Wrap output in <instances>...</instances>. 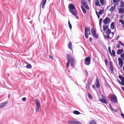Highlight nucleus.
<instances>
[{"label": "nucleus", "instance_id": "49530a36", "mask_svg": "<svg viewBox=\"0 0 124 124\" xmlns=\"http://www.w3.org/2000/svg\"><path fill=\"white\" fill-rule=\"evenodd\" d=\"M121 85H124V80L122 81L121 82Z\"/></svg>", "mask_w": 124, "mask_h": 124}, {"label": "nucleus", "instance_id": "4be33fe9", "mask_svg": "<svg viewBox=\"0 0 124 124\" xmlns=\"http://www.w3.org/2000/svg\"><path fill=\"white\" fill-rule=\"evenodd\" d=\"M109 62L110 64V69L112 72H113L114 71L113 65L112 64H110V62Z\"/></svg>", "mask_w": 124, "mask_h": 124}, {"label": "nucleus", "instance_id": "7c9ffc66", "mask_svg": "<svg viewBox=\"0 0 124 124\" xmlns=\"http://www.w3.org/2000/svg\"><path fill=\"white\" fill-rule=\"evenodd\" d=\"M112 55H113L114 57H115V52L113 50H112Z\"/></svg>", "mask_w": 124, "mask_h": 124}, {"label": "nucleus", "instance_id": "37998d69", "mask_svg": "<svg viewBox=\"0 0 124 124\" xmlns=\"http://www.w3.org/2000/svg\"><path fill=\"white\" fill-rule=\"evenodd\" d=\"M120 46V45L119 44H117L116 45V47L117 48H119Z\"/></svg>", "mask_w": 124, "mask_h": 124}, {"label": "nucleus", "instance_id": "680f3d73", "mask_svg": "<svg viewBox=\"0 0 124 124\" xmlns=\"http://www.w3.org/2000/svg\"><path fill=\"white\" fill-rule=\"evenodd\" d=\"M92 87L93 88H94V85H93L92 86Z\"/></svg>", "mask_w": 124, "mask_h": 124}, {"label": "nucleus", "instance_id": "423d86ee", "mask_svg": "<svg viewBox=\"0 0 124 124\" xmlns=\"http://www.w3.org/2000/svg\"><path fill=\"white\" fill-rule=\"evenodd\" d=\"M111 101L113 103H116L117 102V97L115 95L113 94L111 97Z\"/></svg>", "mask_w": 124, "mask_h": 124}, {"label": "nucleus", "instance_id": "aec40b11", "mask_svg": "<svg viewBox=\"0 0 124 124\" xmlns=\"http://www.w3.org/2000/svg\"><path fill=\"white\" fill-rule=\"evenodd\" d=\"M116 7V4H115L114 6L112 7L111 8L108 10L109 11H113L115 9Z\"/></svg>", "mask_w": 124, "mask_h": 124}, {"label": "nucleus", "instance_id": "ddd939ff", "mask_svg": "<svg viewBox=\"0 0 124 124\" xmlns=\"http://www.w3.org/2000/svg\"><path fill=\"white\" fill-rule=\"evenodd\" d=\"M100 101L102 103L107 104L108 103L107 101L104 99H100Z\"/></svg>", "mask_w": 124, "mask_h": 124}, {"label": "nucleus", "instance_id": "2eb2a0df", "mask_svg": "<svg viewBox=\"0 0 124 124\" xmlns=\"http://www.w3.org/2000/svg\"><path fill=\"white\" fill-rule=\"evenodd\" d=\"M7 103L6 101H5L3 103L0 104V108H1L3 107Z\"/></svg>", "mask_w": 124, "mask_h": 124}, {"label": "nucleus", "instance_id": "9b49d317", "mask_svg": "<svg viewBox=\"0 0 124 124\" xmlns=\"http://www.w3.org/2000/svg\"><path fill=\"white\" fill-rule=\"evenodd\" d=\"M46 0H42L41 3V5L42 6V8L44 7L46 2Z\"/></svg>", "mask_w": 124, "mask_h": 124}, {"label": "nucleus", "instance_id": "c85d7f7f", "mask_svg": "<svg viewBox=\"0 0 124 124\" xmlns=\"http://www.w3.org/2000/svg\"><path fill=\"white\" fill-rule=\"evenodd\" d=\"M118 77L119 79L121 80L122 81L124 80V77L121 76H119Z\"/></svg>", "mask_w": 124, "mask_h": 124}, {"label": "nucleus", "instance_id": "4d7b16f0", "mask_svg": "<svg viewBox=\"0 0 124 124\" xmlns=\"http://www.w3.org/2000/svg\"><path fill=\"white\" fill-rule=\"evenodd\" d=\"M98 19H99L100 18V16L99 15H98L97 16Z\"/></svg>", "mask_w": 124, "mask_h": 124}, {"label": "nucleus", "instance_id": "6e6552de", "mask_svg": "<svg viewBox=\"0 0 124 124\" xmlns=\"http://www.w3.org/2000/svg\"><path fill=\"white\" fill-rule=\"evenodd\" d=\"M110 20V19L109 17H106L103 20V22L104 25H106L109 22Z\"/></svg>", "mask_w": 124, "mask_h": 124}, {"label": "nucleus", "instance_id": "774afa93", "mask_svg": "<svg viewBox=\"0 0 124 124\" xmlns=\"http://www.w3.org/2000/svg\"><path fill=\"white\" fill-rule=\"evenodd\" d=\"M122 27H124V25H123Z\"/></svg>", "mask_w": 124, "mask_h": 124}, {"label": "nucleus", "instance_id": "72a5a7b5", "mask_svg": "<svg viewBox=\"0 0 124 124\" xmlns=\"http://www.w3.org/2000/svg\"><path fill=\"white\" fill-rule=\"evenodd\" d=\"M87 94L89 98L90 99H92V95L90 94L89 93H88Z\"/></svg>", "mask_w": 124, "mask_h": 124}, {"label": "nucleus", "instance_id": "603ef678", "mask_svg": "<svg viewBox=\"0 0 124 124\" xmlns=\"http://www.w3.org/2000/svg\"><path fill=\"white\" fill-rule=\"evenodd\" d=\"M117 81L120 84H121V82L119 80H117Z\"/></svg>", "mask_w": 124, "mask_h": 124}, {"label": "nucleus", "instance_id": "f257e3e1", "mask_svg": "<svg viewBox=\"0 0 124 124\" xmlns=\"http://www.w3.org/2000/svg\"><path fill=\"white\" fill-rule=\"evenodd\" d=\"M68 8L70 12L75 16L77 19H78L79 18L77 16V11L75 9L74 5L72 4H69Z\"/></svg>", "mask_w": 124, "mask_h": 124}, {"label": "nucleus", "instance_id": "0eeeda50", "mask_svg": "<svg viewBox=\"0 0 124 124\" xmlns=\"http://www.w3.org/2000/svg\"><path fill=\"white\" fill-rule=\"evenodd\" d=\"M35 102L37 107L36 111L38 112L39 111V109L41 107V106L39 100H36V101H35Z\"/></svg>", "mask_w": 124, "mask_h": 124}, {"label": "nucleus", "instance_id": "a211bd4d", "mask_svg": "<svg viewBox=\"0 0 124 124\" xmlns=\"http://www.w3.org/2000/svg\"><path fill=\"white\" fill-rule=\"evenodd\" d=\"M123 51V49H119L117 52V54H120Z\"/></svg>", "mask_w": 124, "mask_h": 124}, {"label": "nucleus", "instance_id": "79ce46f5", "mask_svg": "<svg viewBox=\"0 0 124 124\" xmlns=\"http://www.w3.org/2000/svg\"><path fill=\"white\" fill-rule=\"evenodd\" d=\"M85 73L86 76L87 77L88 75V73L87 72V71L85 70Z\"/></svg>", "mask_w": 124, "mask_h": 124}, {"label": "nucleus", "instance_id": "e433bc0d", "mask_svg": "<svg viewBox=\"0 0 124 124\" xmlns=\"http://www.w3.org/2000/svg\"><path fill=\"white\" fill-rule=\"evenodd\" d=\"M100 3L102 5H103V3H104V0H100Z\"/></svg>", "mask_w": 124, "mask_h": 124}, {"label": "nucleus", "instance_id": "393cba45", "mask_svg": "<svg viewBox=\"0 0 124 124\" xmlns=\"http://www.w3.org/2000/svg\"><path fill=\"white\" fill-rule=\"evenodd\" d=\"M75 121L70 120L69 121L68 124H75Z\"/></svg>", "mask_w": 124, "mask_h": 124}, {"label": "nucleus", "instance_id": "f704fd0d", "mask_svg": "<svg viewBox=\"0 0 124 124\" xmlns=\"http://www.w3.org/2000/svg\"><path fill=\"white\" fill-rule=\"evenodd\" d=\"M81 3L82 5H83L84 4H86V3L84 0H81Z\"/></svg>", "mask_w": 124, "mask_h": 124}, {"label": "nucleus", "instance_id": "1a4fd4ad", "mask_svg": "<svg viewBox=\"0 0 124 124\" xmlns=\"http://www.w3.org/2000/svg\"><path fill=\"white\" fill-rule=\"evenodd\" d=\"M91 31L92 32L93 36L96 39H97L98 38V36L96 33L94 29L93 28H92L91 30Z\"/></svg>", "mask_w": 124, "mask_h": 124}, {"label": "nucleus", "instance_id": "4c0bfd02", "mask_svg": "<svg viewBox=\"0 0 124 124\" xmlns=\"http://www.w3.org/2000/svg\"><path fill=\"white\" fill-rule=\"evenodd\" d=\"M108 50L109 51L110 54V55H112V53L111 52V48H110V47H108Z\"/></svg>", "mask_w": 124, "mask_h": 124}, {"label": "nucleus", "instance_id": "a19ab883", "mask_svg": "<svg viewBox=\"0 0 124 124\" xmlns=\"http://www.w3.org/2000/svg\"><path fill=\"white\" fill-rule=\"evenodd\" d=\"M118 42L121 44V45L122 46H124V44L122 43L121 41H118Z\"/></svg>", "mask_w": 124, "mask_h": 124}, {"label": "nucleus", "instance_id": "09e8293b", "mask_svg": "<svg viewBox=\"0 0 124 124\" xmlns=\"http://www.w3.org/2000/svg\"><path fill=\"white\" fill-rule=\"evenodd\" d=\"M121 115L122 117L124 119V114L123 113H121Z\"/></svg>", "mask_w": 124, "mask_h": 124}, {"label": "nucleus", "instance_id": "3c124183", "mask_svg": "<svg viewBox=\"0 0 124 124\" xmlns=\"http://www.w3.org/2000/svg\"><path fill=\"white\" fill-rule=\"evenodd\" d=\"M49 57L51 59H53V57L51 55H50L49 56Z\"/></svg>", "mask_w": 124, "mask_h": 124}, {"label": "nucleus", "instance_id": "bb28decb", "mask_svg": "<svg viewBox=\"0 0 124 124\" xmlns=\"http://www.w3.org/2000/svg\"><path fill=\"white\" fill-rule=\"evenodd\" d=\"M83 6L87 9H89V8L86 3Z\"/></svg>", "mask_w": 124, "mask_h": 124}, {"label": "nucleus", "instance_id": "b1692460", "mask_svg": "<svg viewBox=\"0 0 124 124\" xmlns=\"http://www.w3.org/2000/svg\"><path fill=\"white\" fill-rule=\"evenodd\" d=\"M81 7L82 9L83 13L84 14H85L86 12V10L82 6H81Z\"/></svg>", "mask_w": 124, "mask_h": 124}, {"label": "nucleus", "instance_id": "cd10ccee", "mask_svg": "<svg viewBox=\"0 0 124 124\" xmlns=\"http://www.w3.org/2000/svg\"><path fill=\"white\" fill-rule=\"evenodd\" d=\"M26 68L28 69H30L31 68V66L30 64H28L26 66Z\"/></svg>", "mask_w": 124, "mask_h": 124}, {"label": "nucleus", "instance_id": "69168bd1", "mask_svg": "<svg viewBox=\"0 0 124 124\" xmlns=\"http://www.w3.org/2000/svg\"><path fill=\"white\" fill-rule=\"evenodd\" d=\"M123 70L124 71V67H123Z\"/></svg>", "mask_w": 124, "mask_h": 124}, {"label": "nucleus", "instance_id": "338daca9", "mask_svg": "<svg viewBox=\"0 0 124 124\" xmlns=\"http://www.w3.org/2000/svg\"><path fill=\"white\" fill-rule=\"evenodd\" d=\"M100 30L102 32H103L102 30H101V29L100 28Z\"/></svg>", "mask_w": 124, "mask_h": 124}, {"label": "nucleus", "instance_id": "f3484780", "mask_svg": "<svg viewBox=\"0 0 124 124\" xmlns=\"http://www.w3.org/2000/svg\"><path fill=\"white\" fill-rule=\"evenodd\" d=\"M99 0H96L95 2V5L97 6H98L99 7L101 6V5L99 3Z\"/></svg>", "mask_w": 124, "mask_h": 124}, {"label": "nucleus", "instance_id": "20e7f679", "mask_svg": "<svg viewBox=\"0 0 124 124\" xmlns=\"http://www.w3.org/2000/svg\"><path fill=\"white\" fill-rule=\"evenodd\" d=\"M91 58L90 57H86L84 59V63L86 65H89L91 63Z\"/></svg>", "mask_w": 124, "mask_h": 124}, {"label": "nucleus", "instance_id": "de8ad7c7", "mask_svg": "<svg viewBox=\"0 0 124 124\" xmlns=\"http://www.w3.org/2000/svg\"><path fill=\"white\" fill-rule=\"evenodd\" d=\"M113 2L114 3H115L116 2H117L118 3V2H117V0H113Z\"/></svg>", "mask_w": 124, "mask_h": 124}, {"label": "nucleus", "instance_id": "e2e57ef3", "mask_svg": "<svg viewBox=\"0 0 124 124\" xmlns=\"http://www.w3.org/2000/svg\"><path fill=\"white\" fill-rule=\"evenodd\" d=\"M10 94H8V98H9L10 97Z\"/></svg>", "mask_w": 124, "mask_h": 124}, {"label": "nucleus", "instance_id": "13d9d810", "mask_svg": "<svg viewBox=\"0 0 124 124\" xmlns=\"http://www.w3.org/2000/svg\"><path fill=\"white\" fill-rule=\"evenodd\" d=\"M109 106H110V108H111L112 109V107H111V106H110V105H109ZM114 111H115L114 110Z\"/></svg>", "mask_w": 124, "mask_h": 124}, {"label": "nucleus", "instance_id": "f8f14e48", "mask_svg": "<svg viewBox=\"0 0 124 124\" xmlns=\"http://www.w3.org/2000/svg\"><path fill=\"white\" fill-rule=\"evenodd\" d=\"M96 86L97 88H99L100 86L99 80L97 78L96 79Z\"/></svg>", "mask_w": 124, "mask_h": 124}, {"label": "nucleus", "instance_id": "dca6fc26", "mask_svg": "<svg viewBox=\"0 0 124 124\" xmlns=\"http://www.w3.org/2000/svg\"><path fill=\"white\" fill-rule=\"evenodd\" d=\"M118 12L119 13H124V8H120L118 10Z\"/></svg>", "mask_w": 124, "mask_h": 124}, {"label": "nucleus", "instance_id": "7ed1b4c3", "mask_svg": "<svg viewBox=\"0 0 124 124\" xmlns=\"http://www.w3.org/2000/svg\"><path fill=\"white\" fill-rule=\"evenodd\" d=\"M111 33L112 34V37L113 36L114 33L113 32H111V30L110 29H108L106 31L107 38L108 39H111V38L109 36L110 34Z\"/></svg>", "mask_w": 124, "mask_h": 124}, {"label": "nucleus", "instance_id": "052dcab7", "mask_svg": "<svg viewBox=\"0 0 124 124\" xmlns=\"http://www.w3.org/2000/svg\"><path fill=\"white\" fill-rule=\"evenodd\" d=\"M68 24H71L70 23V21L69 20L68 21Z\"/></svg>", "mask_w": 124, "mask_h": 124}, {"label": "nucleus", "instance_id": "a878e982", "mask_svg": "<svg viewBox=\"0 0 124 124\" xmlns=\"http://www.w3.org/2000/svg\"><path fill=\"white\" fill-rule=\"evenodd\" d=\"M104 12V9H101L100 10L99 12L98 13L100 15H101L102 14H103Z\"/></svg>", "mask_w": 124, "mask_h": 124}, {"label": "nucleus", "instance_id": "a18cd8bd", "mask_svg": "<svg viewBox=\"0 0 124 124\" xmlns=\"http://www.w3.org/2000/svg\"><path fill=\"white\" fill-rule=\"evenodd\" d=\"M102 18H101L99 21V23H102Z\"/></svg>", "mask_w": 124, "mask_h": 124}, {"label": "nucleus", "instance_id": "6ab92c4d", "mask_svg": "<svg viewBox=\"0 0 124 124\" xmlns=\"http://www.w3.org/2000/svg\"><path fill=\"white\" fill-rule=\"evenodd\" d=\"M68 47L71 50H72V43L71 42H70L68 44Z\"/></svg>", "mask_w": 124, "mask_h": 124}, {"label": "nucleus", "instance_id": "c756f323", "mask_svg": "<svg viewBox=\"0 0 124 124\" xmlns=\"http://www.w3.org/2000/svg\"><path fill=\"white\" fill-rule=\"evenodd\" d=\"M121 59L124 61V53H122L120 55Z\"/></svg>", "mask_w": 124, "mask_h": 124}, {"label": "nucleus", "instance_id": "f03ea898", "mask_svg": "<svg viewBox=\"0 0 124 124\" xmlns=\"http://www.w3.org/2000/svg\"><path fill=\"white\" fill-rule=\"evenodd\" d=\"M67 60L68 61L66 63V66L67 68L69 66L70 62V65L72 66H73L74 64V61L73 58L70 54L67 55Z\"/></svg>", "mask_w": 124, "mask_h": 124}, {"label": "nucleus", "instance_id": "864d4df0", "mask_svg": "<svg viewBox=\"0 0 124 124\" xmlns=\"http://www.w3.org/2000/svg\"><path fill=\"white\" fill-rule=\"evenodd\" d=\"M121 88L122 89L123 91L124 92V87H121Z\"/></svg>", "mask_w": 124, "mask_h": 124}, {"label": "nucleus", "instance_id": "412c9836", "mask_svg": "<svg viewBox=\"0 0 124 124\" xmlns=\"http://www.w3.org/2000/svg\"><path fill=\"white\" fill-rule=\"evenodd\" d=\"M110 28L111 29H114L115 28V26L114 23L112 22L111 23L110 25Z\"/></svg>", "mask_w": 124, "mask_h": 124}, {"label": "nucleus", "instance_id": "6e6d98bb", "mask_svg": "<svg viewBox=\"0 0 124 124\" xmlns=\"http://www.w3.org/2000/svg\"><path fill=\"white\" fill-rule=\"evenodd\" d=\"M99 26H100V28H101V23H99Z\"/></svg>", "mask_w": 124, "mask_h": 124}, {"label": "nucleus", "instance_id": "473e14b6", "mask_svg": "<svg viewBox=\"0 0 124 124\" xmlns=\"http://www.w3.org/2000/svg\"><path fill=\"white\" fill-rule=\"evenodd\" d=\"M89 124H96V123L94 121L92 120L90 122Z\"/></svg>", "mask_w": 124, "mask_h": 124}, {"label": "nucleus", "instance_id": "0e129e2a", "mask_svg": "<svg viewBox=\"0 0 124 124\" xmlns=\"http://www.w3.org/2000/svg\"><path fill=\"white\" fill-rule=\"evenodd\" d=\"M119 36H118L117 38V40L118 39V38H119Z\"/></svg>", "mask_w": 124, "mask_h": 124}, {"label": "nucleus", "instance_id": "58836bf2", "mask_svg": "<svg viewBox=\"0 0 124 124\" xmlns=\"http://www.w3.org/2000/svg\"><path fill=\"white\" fill-rule=\"evenodd\" d=\"M22 100L24 102L26 100V97H23L22 99Z\"/></svg>", "mask_w": 124, "mask_h": 124}, {"label": "nucleus", "instance_id": "2f4dec72", "mask_svg": "<svg viewBox=\"0 0 124 124\" xmlns=\"http://www.w3.org/2000/svg\"><path fill=\"white\" fill-rule=\"evenodd\" d=\"M121 4L120 5V7H124V3L122 1H121Z\"/></svg>", "mask_w": 124, "mask_h": 124}, {"label": "nucleus", "instance_id": "39448f33", "mask_svg": "<svg viewBox=\"0 0 124 124\" xmlns=\"http://www.w3.org/2000/svg\"><path fill=\"white\" fill-rule=\"evenodd\" d=\"M87 30L85 28V35L86 38L87 39L88 38V35L87 30L89 32V34H90V28L87 27Z\"/></svg>", "mask_w": 124, "mask_h": 124}, {"label": "nucleus", "instance_id": "8fccbe9b", "mask_svg": "<svg viewBox=\"0 0 124 124\" xmlns=\"http://www.w3.org/2000/svg\"><path fill=\"white\" fill-rule=\"evenodd\" d=\"M69 27H70V29H71L72 28V25L71 24H69Z\"/></svg>", "mask_w": 124, "mask_h": 124}, {"label": "nucleus", "instance_id": "4468645a", "mask_svg": "<svg viewBox=\"0 0 124 124\" xmlns=\"http://www.w3.org/2000/svg\"><path fill=\"white\" fill-rule=\"evenodd\" d=\"M108 26L107 25L103 24V29L104 31H105L107 30L108 28Z\"/></svg>", "mask_w": 124, "mask_h": 124}, {"label": "nucleus", "instance_id": "c03bdc74", "mask_svg": "<svg viewBox=\"0 0 124 124\" xmlns=\"http://www.w3.org/2000/svg\"><path fill=\"white\" fill-rule=\"evenodd\" d=\"M105 62L106 64L107 65V63H108V60L106 59H105Z\"/></svg>", "mask_w": 124, "mask_h": 124}, {"label": "nucleus", "instance_id": "ea45409f", "mask_svg": "<svg viewBox=\"0 0 124 124\" xmlns=\"http://www.w3.org/2000/svg\"><path fill=\"white\" fill-rule=\"evenodd\" d=\"M119 21L122 24H124V21H123L121 19H120Z\"/></svg>", "mask_w": 124, "mask_h": 124}, {"label": "nucleus", "instance_id": "5fc2aeb1", "mask_svg": "<svg viewBox=\"0 0 124 124\" xmlns=\"http://www.w3.org/2000/svg\"><path fill=\"white\" fill-rule=\"evenodd\" d=\"M89 40H90V41L91 42L92 41V38L91 37L90 38H89Z\"/></svg>", "mask_w": 124, "mask_h": 124}, {"label": "nucleus", "instance_id": "9d476101", "mask_svg": "<svg viewBox=\"0 0 124 124\" xmlns=\"http://www.w3.org/2000/svg\"><path fill=\"white\" fill-rule=\"evenodd\" d=\"M122 60V59L120 57L118 58L119 64V65L120 66V68L122 67L123 65V62Z\"/></svg>", "mask_w": 124, "mask_h": 124}, {"label": "nucleus", "instance_id": "5701e85b", "mask_svg": "<svg viewBox=\"0 0 124 124\" xmlns=\"http://www.w3.org/2000/svg\"><path fill=\"white\" fill-rule=\"evenodd\" d=\"M73 113L74 114L76 115H79L80 114V113L77 110L74 111Z\"/></svg>", "mask_w": 124, "mask_h": 124}, {"label": "nucleus", "instance_id": "c9c22d12", "mask_svg": "<svg viewBox=\"0 0 124 124\" xmlns=\"http://www.w3.org/2000/svg\"><path fill=\"white\" fill-rule=\"evenodd\" d=\"M75 124H82L78 121H75Z\"/></svg>", "mask_w": 124, "mask_h": 124}, {"label": "nucleus", "instance_id": "bf43d9fd", "mask_svg": "<svg viewBox=\"0 0 124 124\" xmlns=\"http://www.w3.org/2000/svg\"><path fill=\"white\" fill-rule=\"evenodd\" d=\"M96 15H97V16L98 15H99V14H98L97 13V12H96Z\"/></svg>", "mask_w": 124, "mask_h": 124}]
</instances>
